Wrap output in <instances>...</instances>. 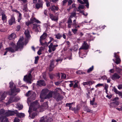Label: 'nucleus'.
<instances>
[{"label": "nucleus", "instance_id": "nucleus-1", "mask_svg": "<svg viewBox=\"0 0 122 122\" xmlns=\"http://www.w3.org/2000/svg\"><path fill=\"white\" fill-rule=\"evenodd\" d=\"M23 39V37H20L17 43L16 46L14 44L12 43V47L6 48L5 50H8V51H9L12 52H14L17 51L18 49H21L22 48L23 46L24 45V43L22 42Z\"/></svg>", "mask_w": 122, "mask_h": 122}, {"label": "nucleus", "instance_id": "nucleus-2", "mask_svg": "<svg viewBox=\"0 0 122 122\" xmlns=\"http://www.w3.org/2000/svg\"><path fill=\"white\" fill-rule=\"evenodd\" d=\"M25 96L27 97L30 96L27 99V103L29 105V102L35 99L36 96L35 93L32 91H29L26 94Z\"/></svg>", "mask_w": 122, "mask_h": 122}, {"label": "nucleus", "instance_id": "nucleus-3", "mask_svg": "<svg viewBox=\"0 0 122 122\" xmlns=\"http://www.w3.org/2000/svg\"><path fill=\"white\" fill-rule=\"evenodd\" d=\"M9 84L10 87L11 88V92L10 94L11 95H16V92H19L20 91V89L18 88L16 89L15 86H14L13 88L14 84L13 82L12 81L10 82L9 83Z\"/></svg>", "mask_w": 122, "mask_h": 122}, {"label": "nucleus", "instance_id": "nucleus-4", "mask_svg": "<svg viewBox=\"0 0 122 122\" xmlns=\"http://www.w3.org/2000/svg\"><path fill=\"white\" fill-rule=\"evenodd\" d=\"M68 27L69 28H71V26L73 28H77V27L79 28L80 26L79 25H77L76 22V20H74L72 23V20L71 19L69 18L67 21Z\"/></svg>", "mask_w": 122, "mask_h": 122}, {"label": "nucleus", "instance_id": "nucleus-5", "mask_svg": "<svg viewBox=\"0 0 122 122\" xmlns=\"http://www.w3.org/2000/svg\"><path fill=\"white\" fill-rule=\"evenodd\" d=\"M38 102L37 101L33 102L31 104L30 106L29 107V110L28 111V112L30 114V110L31 109H33L34 111L36 110L37 108L39 107V105L38 104Z\"/></svg>", "mask_w": 122, "mask_h": 122}, {"label": "nucleus", "instance_id": "nucleus-6", "mask_svg": "<svg viewBox=\"0 0 122 122\" xmlns=\"http://www.w3.org/2000/svg\"><path fill=\"white\" fill-rule=\"evenodd\" d=\"M31 71H30L27 75L24 76V81L29 84L32 83V76L31 74Z\"/></svg>", "mask_w": 122, "mask_h": 122}, {"label": "nucleus", "instance_id": "nucleus-7", "mask_svg": "<svg viewBox=\"0 0 122 122\" xmlns=\"http://www.w3.org/2000/svg\"><path fill=\"white\" fill-rule=\"evenodd\" d=\"M88 48L89 45H88L85 41H84L81 47L79 49V56L80 57L82 58H84V57L81 56H82V54L80 50L82 49L87 50L88 49Z\"/></svg>", "mask_w": 122, "mask_h": 122}, {"label": "nucleus", "instance_id": "nucleus-8", "mask_svg": "<svg viewBox=\"0 0 122 122\" xmlns=\"http://www.w3.org/2000/svg\"><path fill=\"white\" fill-rule=\"evenodd\" d=\"M24 33L26 37V38L25 39V41L24 42L23 41V40H22V42L24 43V45L25 44L26 45L27 44L28 42V39L30 38V34L29 31L28 29L25 31ZM23 40H24V39Z\"/></svg>", "mask_w": 122, "mask_h": 122}, {"label": "nucleus", "instance_id": "nucleus-9", "mask_svg": "<svg viewBox=\"0 0 122 122\" xmlns=\"http://www.w3.org/2000/svg\"><path fill=\"white\" fill-rule=\"evenodd\" d=\"M58 45L57 44L53 45L52 43H51L48 46L49 49L48 51L50 53L52 52V51H54L56 49V47H58Z\"/></svg>", "mask_w": 122, "mask_h": 122}, {"label": "nucleus", "instance_id": "nucleus-10", "mask_svg": "<svg viewBox=\"0 0 122 122\" xmlns=\"http://www.w3.org/2000/svg\"><path fill=\"white\" fill-rule=\"evenodd\" d=\"M33 25L32 29L34 31L37 32H40L41 29L39 25L35 23Z\"/></svg>", "mask_w": 122, "mask_h": 122}, {"label": "nucleus", "instance_id": "nucleus-11", "mask_svg": "<svg viewBox=\"0 0 122 122\" xmlns=\"http://www.w3.org/2000/svg\"><path fill=\"white\" fill-rule=\"evenodd\" d=\"M17 112V110L11 111L8 110L6 111L5 113V115L7 117L13 116Z\"/></svg>", "mask_w": 122, "mask_h": 122}, {"label": "nucleus", "instance_id": "nucleus-12", "mask_svg": "<svg viewBox=\"0 0 122 122\" xmlns=\"http://www.w3.org/2000/svg\"><path fill=\"white\" fill-rule=\"evenodd\" d=\"M53 97L56 99L57 102L61 100L62 99V97L60 95L59 93H54Z\"/></svg>", "mask_w": 122, "mask_h": 122}, {"label": "nucleus", "instance_id": "nucleus-13", "mask_svg": "<svg viewBox=\"0 0 122 122\" xmlns=\"http://www.w3.org/2000/svg\"><path fill=\"white\" fill-rule=\"evenodd\" d=\"M49 92V90L47 89H44L42 90L40 94V97L41 98H43L45 97L48 94Z\"/></svg>", "mask_w": 122, "mask_h": 122}, {"label": "nucleus", "instance_id": "nucleus-14", "mask_svg": "<svg viewBox=\"0 0 122 122\" xmlns=\"http://www.w3.org/2000/svg\"><path fill=\"white\" fill-rule=\"evenodd\" d=\"M117 53H114V57L115 58L116 61L115 62L117 64H118L120 63L121 61V60L119 58L118 55H117Z\"/></svg>", "mask_w": 122, "mask_h": 122}, {"label": "nucleus", "instance_id": "nucleus-15", "mask_svg": "<svg viewBox=\"0 0 122 122\" xmlns=\"http://www.w3.org/2000/svg\"><path fill=\"white\" fill-rule=\"evenodd\" d=\"M11 95V96L9 99L8 102L6 103V105H8L11 103L15 101L16 100L15 98L13 96H15V95Z\"/></svg>", "mask_w": 122, "mask_h": 122}, {"label": "nucleus", "instance_id": "nucleus-16", "mask_svg": "<svg viewBox=\"0 0 122 122\" xmlns=\"http://www.w3.org/2000/svg\"><path fill=\"white\" fill-rule=\"evenodd\" d=\"M80 3L84 4V3L86 4V6L87 8H88L89 7V4L88 0H77Z\"/></svg>", "mask_w": 122, "mask_h": 122}, {"label": "nucleus", "instance_id": "nucleus-17", "mask_svg": "<svg viewBox=\"0 0 122 122\" xmlns=\"http://www.w3.org/2000/svg\"><path fill=\"white\" fill-rule=\"evenodd\" d=\"M54 95V93L53 91H51L49 92L47 95L45 97V99H49L52 97Z\"/></svg>", "mask_w": 122, "mask_h": 122}, {"label": "nucleus", "instance_id": "nucleus-18", "mask_svg": "<svg viewBox=\"0 0 122 122\" xmlns=\"http://www.w3.org/2000/svg\"><path fill=\"white\" fill-rule=\"evenodd\" d=\"M9 24L10 25H11L15 23V19L14 16H12L11 19L8 21Z\"/></svg>", "mask_w": 122, "mask_h": 122}, {"label": "nucleus", "instance_id": "nucleus-19", "mask_svg": "<svg viewBox=\"0 0 122 122\" xmlns=\"http://www.w3.org/2000/svg\"><path fill=\"white\" fill-rule=\"evenodd\" d=\"M49 17L52 20L57 21L58 20V17L56 16H54L52 14H49Z\"/></svg>", "mask_w": 122, "mask_h": 122}, {"label": "nucleus", "instance_id": "nucleus-20", "mask_svg": "<svg viewBox=\"0 0 122 122\" xmlns=\"http://www.w3.org/2000/svg\"><path fill=\"white\" fill-rule=\"evenodd\" d=\"M38 3L36 4V8L37 9L42 7L43 5V2L42 1L38 0Z\"/></svg>", "mask_w": 122, "mask_h": 122}, {"label": "nucleus", "instance_id": "nucleus-21", "mask_svg": "<svg viewBox=\"0 0 122 122\" xmlns=\"http://www.w3.org/2000/svg\"><path fill=\"white\" fill-rule=\"evenodd\" d=\"M120 77V76L117 73H114L112 76L111 79L112 80H114L117 79H119Z\"/></svg>", "mask_w": 122, "mask_h": 122}, {"label": "nucleus", "instance_id": "nucleus-22", "mask_svg": "<svg viewBox=\"0 0 122 122\" xmlns=\"http://www.w3.org/2000/svg\"><path fill=\"white\" fill-rule=\"evenodd\" d=\"M37 84L40 86H45L46 84L45 82L43 80H40L38 81Z\"/></svg>", "mask_w": 122, "mask_h": 122}, {"label": "nucleus", "instance_id": "nucleus-23", "mask_svg": "<svg viewBox=\"0 0 122 122\" xmlns=\"http://www.w3.org/2000/svg\"><path fill=\"white\" fill-rule=\"evenodd\" d=\"M30 20L31 23H33L35 22L37 23H41V22L39 20H36L35 18H32L30 19Z\"/></svg>", "mask_w": 122, "mask_h": 122}, {"label": "nucleus", "instance_id": "nucleus-24", "mask_svg": "<svg viewBox=\"0 0 122 122\" xmlns=\"http://www.w3.org/2000/svg\"><path fill=\"white\" fill-rule=\"evenodd\" d=\"M120 68L117 67L116 66H115L116 71L118 74L120 73L122 70V66H120Z\"/></svg>", "mask_w": 122, "mask_h": 122}, {"label": "nucleus", "instance_id": "nucleus-25", "mask_svg": "<svg viewBox=\"0 0 122 122\" xmlns=\"http://www.w3.org/2000/svg\"><path fill=\"white\" fill-rule=\"evenodd\" d=\"M7 94L6 92H5L1 95L0 97L1 101L4 100L5 98L6 97Z\"/></svg>", "mask_w": 122, "mask_h": 122}, {"label": "nucleus", "instance_id": "nucleus-26", "mask_svg": "<svg viewBox=\"0 0 122 122\" xmlns=\"http://www.w3.org/2000/svg\"><path fill=\"white\" fill-rule=\"evenodd\" d=\"M15 114H16V116L20 118L23 117H24L25 116V115L24 113H18L17 112V111L16 113Z\"/></svg>", "mask_w": 122, "mask_h": 122}, {"label": "nucleus", "instance_id": "nucleus-27", "mask_svg": "<svg viewBox=\"0 0 122 122\" xmlns=\"http://www.w3.org/2000/svg\"><path fill=\"white\" fill-rule=\"evenodd\" d=\"M62 91L61 89L59 88H56L54 91H53L54 94H57L59 93V92H61Z\"/></svg>", "mask_w": 122, "mask_h": 122}, {"label": "nucleus", "instance_id": "nucleus-28", "mask_svg": "<svg viewBox=\"0 0 122 122\" xmlns=\"http://www.w3.org/2000/svg\"><path fill=\"white\" fill-rule=\"evenodd\" d=\"M0 119L1 121V122H8V119L6 117H1Z\"/></svg>", "mask_w": 122, "mask_h": 122}, {"label": "nucleus", "instance_id": "nucleus-29", "mask_svg": "<svg viewBox=\"0 0 122 122\" xmlns=\"http://www.w3.org/2000/svg\"><path fill=\"white\" fill-rule=\"evenodd\" d=\"M51 9L52 11H54L55 10H58V7L53 5L51 7Z\"/></svg>", "mask_w": 122, "mask_h": 122}, {"label": "nucleus", "instance_id": "nucleus-30", "mask_svg": "<svg viewBox=\"0 0 122 122\" xmlns=\"http://www.w3.org/2000/svg\"><path fill=\"white\" fill-rule=\"evenodd\" d=\"M15 36L16 35L15 33H12L9 36L8 39L9 40L12 39H14Z\"/></svg>", "mask_w": 122, "mask_h": 122}, {"label": "nucleus", "instance_id": "nucleus-31", "mask_svg": "<svg viewBox=\"0 0 122 122\" xmlns=\"http://www.w3.org/2000/svg\"><path fill=\"white\" fill-rule=\"evenodd\" d=\"M84 110L85 111H86L87 112H93V111L91 110L89 107L87 106H86L84 108Z\"/></svg>", "mask_w": 122, "mask_h": 122}, {"label": "nucleus", "instance_id": "nucleus-32", "mask_svg": "<svg viewBox=\"0 0 122 122\" xmlns=\"http://www.w3.org/2000/svg\"><path fill=\"white\" fill-rule=\"evenodd\" d=\"M74 82L75 83L73 86V87L75 88L77 87L78 86V84L79 83V82L77 80L74 81Z\"/></svg>", "mask_w": 122, "mask_h": 122}, {"label": "nucleus", "instance_id": "nucleus-33", "mask_svg": "<svg viewBox=\"0 0 122 122\" xmlns=\"http://www.w3.org/2000/svg\"><path fill=\"white\" fill-rule=\"evenodd\" d=\"M47 34L46 33H44L40 37V39L41 41L42 40L45 39L46 38L47 36Z\"/></svg>", "mask_w": 122, "mask_h": 122}, {"label": "nucleus", "instance_id": "nucleus-34", "mask_svg": "<svg viewBox=\"0 0 122 122\" xmlns=\"http://www.w3.org/2000/svg\"><path fill=\"white\" fill-rule=\"evenodd\" d=\"M85 8V6L84 5H79L78 7V9L77 10V11L78 10L80 11H82V10H81Z\"/></svg>", "mask_w": 122, "mask_h": 122}, {"label": "nucleus", "instance_id": "nucleus-35", "mask_svg": "<svg viewBox=\"0 0 122 122\" xmlns=\"http://www.w3.org/2000/svg\"><path fill=\"white\" fill-rule=\"evenodd\" d=\"M114 92L116 94H119V95L122 96V94L121 92L118 91L117 89L114 88Z\"/></svg>", "mask_w": 122, "mask_h": 122}, {"label": "nucleus", "instance_id": "nucleus-36", "mask_svg": "<svg viewBox=\"0 0 122 122\" xmlns=\"http://www.w3.org/2000/svg\"><path fill=\"white\" fill-rule=\"evenodd\" d=\"M55 35L56 36V38L58 39H60L62 36V35L60 33H58Z\"/></svg>", "mask_w": 122, "mask_h": 122}, {"label": "nucleus", "instance_id": "nucleus-37", "mask_svg": "<svg viewBox=\"0 0 122 122\" xmlns=\"http://www.w3.org/2000/svg\"><path fill=\"white\" fill-rule=\"evenodd\" d=\"M46 120V117H41L40 120V122H45Z\"/></svg>", "mask_w": 122, "mask_h": 122}, {"label": "nucleus", "instance_id": "nucleus-38", "mask_svg": "<svg viewBox=\"0 0 122 122\" xmlns=\"http://www.w3.org/2000/svg\"><path fill=\"white\" fill-rule=\"evenodd\" d=\"M43 109H45L48 107V104L47 102H45L42 105Z\"/></svg>", "mask_w": 122, "mask_h": 122}, {"label": "nucleus", "instance_id": "nucleus-39", "mask_svg": "<svg viewBox=\"0 0 122 122\" xmlns=\"http://www.w3.org/2000/svg\"><path fill=\"white\" fill-rule=\"evenodd\" d=\"M7 17L4 13L2 14V19L3 21H5L6 20Z\"/></svg>", "mask_w": 122, "mask_h": 122}, {"label": "nucleus", "instance_id": "nucleus-40", "mask_svg": "<svg viewBox=\"0 0 122 122\" xmlns=\"http://www.w3.org/2000/svg\"><path fill=\"white\" fill-rule=\"evenodd\" d=\"M54 68V64L52 63H51L49 68V71H51L53 70Z\"/></svg>", "mask_w": 122, "mask_h": 122}, {"label": "nucleus", "instance_id": "nucleus-41", "mask_svg": "<svg viewBox=\"0 0 122 122\" xmlns=\"http://www.w3.org/2000/svg\"><path fill=\"white\" fill-rule=\"evenodd\" d=\"M78 11L80 13L82 14L83 15L85 16V17L86 16L88 15V13L86 12L85 13L84 11L83 10L82 11H80L79 10H78Z\"/></svg>", "mask_w": 122, "mask_h": 122}, {"label": "nucleus", "instance_id": "nucleus-42", "mask_svg": "<svg viewBox=\"0 0 122 122\" xmlns=\"http://www.w3.org/2000/svg\"><path fill=\"white\" fill-rule=\"evenodd\" d=\"M22 15L20 13H19V16L18 18V21L19 22H20V20L21 19Z\"/></svg>", "mask_w": 122, "mask_h": 122}, {"label": "nucleus", "instance_id": "nucleus-43", "mask_svg": "<svg viewBox=\"0 0 122 122\" xmlns=\"http://www.w3.org/2000/svg\"><path fill=\"white\" fill-rule=\"evenodd\" d=\"M40 41L41 44L42 46H48V44L47 42H45L44 43H43L41 41V40H40Z\"/></svg>", "mask_w": 122, "mask_h": 122}, {"label": "nucleus", "instance_id": "nucleus-44", "mask_svg": "<svg viewBox=\"0 0 122 122\" xmlns=\"http://www.w3.org/2000/svg\"><path fill=\"white\" fill-rule=\"evenodd\" d=\"M73 104V103H67L66 104V107H69V109H70L72 107V105Z\"/></svg>", "mask_w": 122, "mask_h": 122}, {"label": "nucleus", "instance_id": "nucleus-45", "mask_svg": "<svg viewBox=\"0 0 122 122\" xmlns=\"http://www.w3.org/2000/svg\"><path fill=\"white\" fill-rule=\"evenodd\" d=\"M94 68V66H92L89 69H88L87 70V72L88 73H89L91 71H92L93 69Z\"/></svg>", "mask_w": 122, "mask_h": 122}, {"label": "nucleus", "instance_id": "nucleus-46", "mask_svg": "<svg viewBox=\"0 0 122 122\" xmlns=\"http://www.w3.org/2000/svg\"><path fill=\"white\" fill-rule=\"evenodd\" d=\"M6 112L5 110L3 109H1L0 110V115L4 114Z\"/></svg>", "mask_w": 122, "mask_h": 122}, {"label": "nucleus", "instance_id": "nucleus-47", "mask_svg": "<svg viewBox=\"0 0 122 122\" xmlns=\"http://www.w3.org/2000/svg\"><path fill=\"white\" fill-rule=\"evenodd\" d=\"M78 28V27H77V28H75L74 29H71L72 31L74 34H76V33L78 30L77 29Z\"/></svg>", "mask_w": 122, "mask_h": 122}, {"label": "nucleus", "instance_id": "nucleus-48", "mask_svg": "<svg viewBox=\"0 0 122 122\" xmlns=\"http://www.w3.org/2000/svg\"><path fill=\"white\" fill-rule=\"evenodd\" d=\"M76 15V13L75 12L72 13L69 18L71 19V18L75 16Z\"/></svg>", "mask_w": 122, "mask_h": 122}, {"label": "nucleus", "instance_id": "nucleus-49", "mask_svg": "<svg viewBox=\"0 0 122 122\" xmlns=\"http://www.w3.org/2000/svg\"><path fill=\"white\" fill-rule=\"evenodd\" d=\"M80 108V107L79 105H77L76 109V112H75L76 113H77L79 111Z\"/></svg>", "mask_w": 122, "mask_h": 122}, {"label": "nucleus", "instance_id": "nucleus-50", "mask_svg": "<svg viewBox=\"0 0 122 122\" xmlns=\"http://www.w3.org/2000/svg\"><path fill=\"white\" fill-rule=\"evenodd\" d=\"M103 84H102V83H98L97 84V85H96L95 87L96 88H97L98 87H99L100 86H103Z\"/></svg>", "mask_w": 122, "mask_h": 122}, {"label": "nucleus", "instance_id": "nucleus-51", "mask_svg": "<svg viewBox=\"0 0 122 122\" xmlns=\"http://www.w3.org/2000/svg\"><path fill=\"white\" fill-rule=\"evenodd\" d=\"M108 85L107 84H105V86L104 87V89L106 91V92L107 93L108 92L107 89L108 88Z\"/></svg>", "mask_w": 122, "mask_h": 122}, {"label": "nucleus", "instance_id": "nucleus-52", "mask_svg": "<svg viewBox=\"0 0 122 122\" xmlns=\"http://www.w3.org/2000/svg\"><path fill=\"white\" fill-rule=\"evenodd\" d=\"M53 121L51 117L48 118V119L46 120V122H52Z\"/></svg>", "mask_w": 122, "mask_h": 122}, {"label": "nucleus", "instance_id": "nucleus-53", "mask_svg": "<svg viewBox=\"0 0 122 122\" xmlns=\"http://www.w3.org/2000/svg\"><path fill=\"white\" fill-rule=\"evenodd\" d=\"M95 83V81H88V85L90 86V85H91L94 83Z\"/></svg>", "mask_w": 122, "mask_h": 122}, {"label": "nucleus", "instance_id": "nucleus-54", "mask_svg": "<svg viewBox=\"0 0 122 122\" xmlns=\"http://www.w3.org/2000/svg\"><path fill=\"white\" fill-rule=\"evenodd\" d=\"M20 121V119L17 117H15L14 120V122H19Z\"/></svg>", "mask_w": 122, "mask_h": 122}, {"label": "nucleus", "instance_id": "nucleus-55", "mask_svg": "<svg viewBox=\"0 0 122 122\" xmlns=\"http://www.w3.org/2000/svg\"><path fill=\"white\" fill-rule=\"evenodd\" d=\"M66 76L65 74L61 73V78L62 79H65L66 78Z\"/></svg>", "mask_w": 122, "mask_h": 122}, {"label": "nucleus", "instance_id": "nucleus-56", "mask_svg": "<svg viewBox=\"0 0 122 122\" xmlns=\"http://www.w3.org/2000/svg\"><path fill=\"white\" fill-rule=\"evenodd\" d=\"M68 0H64L62 1V5L63 6L65 5L66 3L68 2Z\"/></svg>", "mask_w": 122, "mask_h": 122}, {"label": "nucleus", "instance_id": "nucleus-57", "mask_svg": "<svg viewBox=\"0 0 122 122\" xmlns=\"http://www.w3.org/2000/svg\"><path fill=\"white\" fill-rule=\"evenodd\" d=\"M39 57L38 56H37V57H35V63L36 64L37 63V61H38L39 59Z\"/></svg>", "mask_w": 122, "mask_h": 122}, {"label": "nucleus", "instance_id": "nucleus-58", "mask_svg": "<svg viewBox=\"0 0 122 122\" xmlns=\"http://www.w3.org/2000/svg\"><path fill=\"white\" fill-rule=\"evenodd\" d=\"M27 8L26 5L24 6V8L23 9V11L24 12H25L27 11Z\"/></svg>", "mask_w": 122, "mask_h": 122}, {"label": "nucleus", "instance_id": "nucleus-59", "mask_svg": "<svg viewBox=\"0 0 122 122\" xmlns=\"http://www.w3.org/2000/svg\"><path fill=\"white\" fill-rule=\"evenodd\" d=\"M62 60V59L60 58H58L56 59V61L57 62H61Z\"/></svg>", "mask_w": 122, "mask_h": 122}, {"label": "nucleus", "instance_id": "nucleus-60", "mask_svg": "<svg viewBox=\"0 0 122 122\" xmlns=\"http://www.w3.org/2000/svg\"><path fill=\"white\" fill-rule=\"evenodd\" d=\"M82 84H83L84 86L86 85H88V81L84 82L82 83Z\"/></svg>", "mask_w": 122, "mask_h": 122}, {"label": "nucleus", "instance_id": "nucleus-61", "mask_svg": "<svg viewBox=\"0 0 122 122\" xmlns=\"http://www.w3.org/2000/svg\"><path fill=\"white\" fill-rule=\"evenodd\" d=\"M61 81H58L55 82V85H58L60 84L61 82Z\"/></svg>", "mask_w": 122, "mask_h": 122}, {"label": "nucleus", "instance_id": "nucleus-62", "mask_svg": "<svg viewBox=\"0 0 122 122\" xmlns=\"http://www.w3.org/2000/svg\"><path fill=\"white\" fill-rule=\"evenodd\" d=\"M82 73V71L81 70H78L76 72V73L78 74H81Z\"/></svg>", "mask_w": 122, "mask_h": 122}, {"label": "nucleus", "instance_id": "nucleus-63", "mask_svg": "<svg viewBox=\"0 0 122 122\" xmlns=\"http://www.w3.org/2000/svg\"><path fill=\"white\" fill-rule=\"evenodd\" d=\"M36 115V113H32V118H34Z\"/></svg>", "mask_w": 122, "mask_h": 122}, {"label": "nucleus", "instance_id": "nucleus-64", "mask_svg": "<svg viewBox=\"0 0 122 122\" xmlns=\"http://www.w3.org/2000/svg\"><path fill=\"white\" fill-rule=\"evenodd\" d=\"M118 88L119 89H122V84L118 85Z\"/></svg>", "mask_w": 122, "mask_h": 122}]
</instances>
